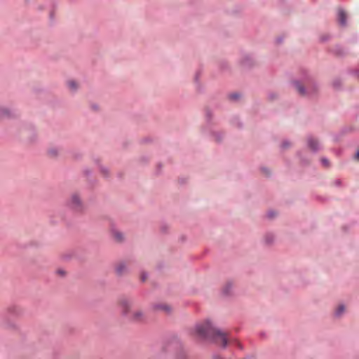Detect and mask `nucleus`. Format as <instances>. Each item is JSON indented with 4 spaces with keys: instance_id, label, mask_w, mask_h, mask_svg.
I'll list each match as a JSON object with an SVG mask.
<instances>
[{
    "instance_id": "11",
    "label": "nucleus",
    "mask_w": 359,
    "mask_h": 359,
    "mask_svg": "<svg viewBox=\"0 0 359 359\" xmlns=\"http://www.w3.org/2000/svg\"><path fill=\"white\" fill-rule=\"evenodd\" d=\"M294 86L301 95L305 94L303 86L299 82H295Z\"/></svg>"
},
{
    "instance_id": "2",
    "label": "nucleus",
    "mask_w": 359,
    "mask_h": 359,
    "mask_svg": "<svg viewBox=\"0 0 359 359\" xmlns=\"http://www.w3.org/2000/svg\"><path fill=\"white\" fill-rule=\"evenodd\" d=\"M118 304L121 312L124 315H128L133 307V301L127 298L121 299Z\"/></svg>"
},
{
    "instance_id": "13",
    "label": "nucleus",
    "mask_w": 359,
    "mask_h": 359,
    "mask_svg": "<svg viewBox=\"0 0 359 359\" xmlns=\"http://www.w3.org/2000/svg\"><path fill=\"white\" fill-rule=\"evenodd\" d=\"M345 310V308L343 305H340L336 310V315L340 316Z\"/></svg>"
},
{
    "instance_id": "4",
    "label": "nucleus",
    "mask_w": 359,
    "mask_h": 359,
    "mask_svg": "<svg viewBox=\"0 0 359 359\" xmlns=\"http://www.w3.org/2000/svg\"><path fill=\"white\" fill-rule=\"evenodd\" d=\"M144 318V313L141 310L133 311L131 316V319L134 321H140Z\"/></svg>"
},
{
    "instance_id": "14",
    "label": "nucleus",
    "mask_w": 359,
    "mask_h": 359,
    "mask_svg": "<svg viewBox=\"0 0 359 359\" xmlns=\"http://www.w3.org/2000/svg\"><path fill=\"white\" fill-rule=\"evenodd\" d=\"M239 97V95L237 94V93H233V94H231L230 95V98L231 100H236Z\"/></svg>"
},
{
    "instance_id": "12",
    "label": "nucleus",
    "mask_w": 359,
    "mask_h": 359,
    "mask_svg": "<svg viewBox=\"0 0 359 359\" xmlns=\"http://www.w3.org/2000/svg\"><path fill=\"white\" fill-rule=\"evenodd\" d=\"M8 116H9L8 110L5 108H1L0 107V118Z\"/></svg>"
},
{
    "instance_id": "9",
    "label": "nucleus",
    "mask_w": 359,
    "mask_h": 359,
    "mask_svg": "<svg viewBox=\"0 0 359 359\" xmlns=\"http://www.w3.org/2000/svg\"><path fill=\"white\" fill-rule=\"evenodd\" d=\"M157 309L164 311L166 313L170 312L171 310V308L168 305H166V304H159L157 306Z\"/></svg>"
},
{
    "instance_id": "1",
    "label": "nucleus",
    "mask_w": 359,
    "mask_h": 359,
    "mask_svg": "<svg viewBox=\"0 0 359 359\" xmlns=\"http://www.w3.org/2000/svg\"><path fill=\"white\" fill-rule=\"evenodd\" d=\"M196 332L200 337L211 339L223 347L227 344L228 339L226 334L212 327L209 321L196 325Z\"/></svg>"
},
{
    "instance_id": "6",
    "label": "nucleus",
    "mask_w": 359,
    "mask_h": 359,
    "mask_svg": "<svg viewBox=\"0 0 359 359\" xmlns=\"http://www.w3.org/2000/svg\"><path fill=\"white\" fill-rule=\"evenodd\" d=\"M308 144L309 147L313 151L317 150L318 148V142L313 138L309 139Z\"/></svg>"
},
{
    "instance_id": "18",
    "label": "nucleus",
    "mask_w": 359,
    "mask_h": 359,
    "mask_svg": "<svg viewBox=\"0 0 359 359\" xmlns=\"http://www.w3.org/2000/svg\"><path fill=\"white\" fill-rule=\"evenodd\" d=\"M269 217H273V215H271V212H269Z\"/></svg>"
},
{
    "instance_id": "7",
    "label": "nucleus",
    "mask_w": 359,
    "mask_h": 359,
    "mask_svg": "<svg viewBox=\"0 0 359 359\" xmlns=\"http://www.w3.org/2000/svg\"><path fill=\"white\" fill-rule=\"evenodd\" d=\"M113 235H114V238H115V240L116 241L121 242L123 239V233L120 231H114Z\"/></svg>"
},
{
    "instance_id": "16",
    "label": "nucleus",
    "mask_w": 359,
    "mask_h": 359,
    "mask_svg": "<svg viewBox=\"0 0 359 359\" xmlns=\"http://www.w3.org/2000/svg\"><path fill=\"white\" fill-rule=\"evenodd\" d=\"M355 158L356 160H359V151H357L355 156Z\"/></svg>"
},
{
    "instance_id": "8",
    "label": "nucleus",
    "mask_w": 359,
    "mask_h": 359,
    "mask_svg": "<svg viewBox=\"0 0 359 359\" xmlns=\"http://www.w3.org/2000/svg\"><path fill=\"white\" fill-rule=\"evenodd\" d=\"M126 269V264L124 263H118L116 266V271L118 274L122 273Z\"/></svg>"
},
{
    "instance_id": "15",
    "label": "nucleus",
    "mask_w": 359,
    "mask_h": 359,
    "mask_svg": "<svg viewBox=\"0 0 359 359\" xmlns=\"http://www.w3.org/2000/svg\"><path fill=\"white\" fill-rule=\"evenodd\" d=\"M322 163H323V165L325 166H328L329 165V163H328V161L327 159H322Z\"/></svg>"
},
{
    "instance_id": "3",
    "label": "nucleus",
    "mask_w": 359,
    "mask_h": 359,
    "mask_svg": "<svg viewBox=\"0 0 359 359\" xmlns=\"http://www.w3.org/2000/svg\"><path fill=\"white\" fill-rule=\"evenodd\" d=\"M69 205L74 210H79L81 208V201L79 196L73 194L70 198Z\"/></svg>"
},
{
    "instance_id": "5",
    "label": "nucleus",
    "mask_w": 359,
    "mask_h": 359,
    "mask_svg": "<svg viewBox=\"0 0 359 359\" xmlns=\"http://www.w3.org/2000/svg\"><path fill=\"white\" fill-rule=\"evenodd\" d=\"M346 13L344 12V11H343L342 9H339L338 20H339V23L342 26L346 25Z\"/></svg>"
},
{
    "instance_id": "10",
    "label": "nucleus",
    "mask_w": 359,
    "mask_h": 359,
    "mask_svg": "<svg viewBox=\"0 0 359 359\" xmlns=\"http://www.w3.org/2000/svg\"><path fill=\"white\" fill-rule=\"evenodd\" d=\"M68 86L70 90H75L78 88V83L74 81H68Z\"/></svg>"
},
{
    "instance_id": "17",
    "label": "nucleus",
    "mask_w": 359,
    "mask_h": 359,
    "mask_svg": "<svg viewBox=\"0 0 359 359\" xmlns=\"http://www.w3.org/2000/svg\"><path fill=\"white\" fill-rule=\"evenodd\" d=\"M142 279L143 281L146 279V277L144 276V275H142Z\"/></svg>"
}]
</instances>
